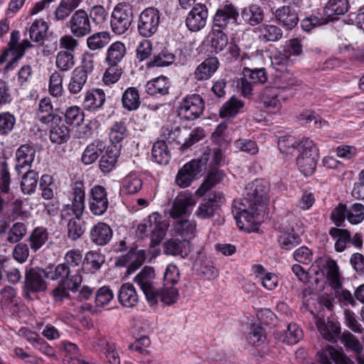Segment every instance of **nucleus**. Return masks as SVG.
Segmentation results:
<instances>
[{"mask_svg":"<svg viewBox=\"0 0 364 364\" xmlns=\"http://www.w3.org/2000/svg\"><path fill=\"white\" fill-rule=\"evenodd\" d=\"M269 184L262 179H256L249 183L242 192V198L235 200L232 212L237 225L240 229L251 225L255 218L265 213L268 200Z\"/></svg>","mask_w":364,"mask_h":364,"instance_id":"f257e3e1","label":"nucleus"},{"mask_svg":"<svg viewBox=\"0 0 364 364\" xmlns=\"http://www.w3.org/2000/svg\"><path fill=\"white\" fill-rule=\"evenodd\" d=\"M85 191L82 183L77 182L73 187L70 203L65 204L60 210V219L67 222L68 237L77 240L84 233L85 228L80 221L85 210Z\"/></svg>","mask_w":364,"mask_h":364,"instance_id":"f03ea898","label":"nucleus"},{"mask_svg":"<svg viewBox=\"0 0 364 364\" xmlns=\"http://www.w3.org/2000/svg\"><path fill=\"white\" fill-rule=\"evenodd\" d=\"M326 279L330 287L334 291V296L338 303L342 306H356V299L354 293L342 287L341 277L339 273L338 266L333 259L326 262Z\"/></svg>","mask_w":364,"mask_h":364,"instance_id":"7ed1b4c3","label":"nucleus"},{"mask_svg":"<svg viewBox=\"0 0 364 364\" xmlns=\"http://www.w3.org/2000/svg\"><path fill=\"white\" fill-rule=\"evenodd\" d=\"M167 228L168 224L162 220L161 215L154 213L138 225L136 232L141 237H149L151 245L155 246L163 240Z\"/></svg>","mask_w":364,"mask_h":364,"instance_id":"20e7f679","label":"nucleus"},{"mask_svg":"<svg viewBox=\"0 0 364 364\" xmlns=\"http://www.w3.org/2000/svg\"><path fill=\"white\" fill-rule=\"evenodd\" d=\"M300 154L296 159L299 169L304 175L310 176L316 170L319 159V149L309 138H303L299 143Z\"/></svg>","mask_w":364,"mask_h":364,"instance_id":"39448f33","label":"nucleus"},{"mask_svg":"<svg viewBox=\"0 0 364 364\" xmlns=\"http://www.w3.org/2000/svg\"><path fill=\"white\" fill-rule=\"evenodd\" d=\"M331 218L337 226H341L346 219L352 225H358L364 220V205L355 203L350 206L339 203L332 211Z\"/></svg>","mask_w":364,"mask_h":364,"instance_id":"423d86ee","label":"nucleus"},{"mask_svg":"<svg viewBox=\"0 0 364 364\" xmlns=\"http://www.w3.org/2000/svg\"><path fill=\"white\" fill-rule=\"evenodd\" d=\"M134 283L140 288L149 305L156 304L155 293L159 284L156 281L155 270L151 267H144L134 278Z\"/></svg>","mask_w":364,"mask_h":364,"instance_id":"0eeeda50","label":"nucleus"},{"mask_svg":"<svg viewBox=\"0 0 364 364\" xmlns=\"http://www.w3.org/2000/svg\"><path fill=\"white\" fill-rule=\"evenodd\" d=\"M238 17L237 8L231 3L225 2L217 9L213 20V28L215 31L232 30L238 24Z\"/></svg>","mask_w":364,"mask_h":364,"instance_id":"6e6552de","label":"nucleus"},{"mask_svg":"<svg viewBox=\"0 0 364 364\" xmlns=\"http://www.w3.org/2000/svg\"><path fill=\"white\" fill-rule=\"evenodd\" d=\"M48 273L42 268L31 267L26 270L23 292L26 297L31 293L44 291L47 289Z\"/></svg>","mask_w":364,"mask_h":364,"instance_id":"1a4fd4ad","label":"nucleus"},{"mask_svg":"<svg viewBox=\"0 0 364 364\" xmlns=\"http://www.w3.org/2000/svg\"><path fill=\"white\" fill-rule=\"evenodd\" d=\"M133 18V11L129 5L117 4L114 9L110 22L113 32L117 35L124 33L129 28Z\"/></svg>","mask_w":364,"mask_h":364,"instance_id":"9d476101","label":"nucleus"},{"mask_svg":"<svg viewBox=\"0 0 364 364\" xmlns=\"http://www.w3.org/2000/svg\"><path fill=\"white\" fill-rule=\"evenodd\" d=\"M204 109V102L198 94H192L184 97L178 108L179 117L186 120L198 118Z\"/></svg>","mask_w":364,"mask_h":364,"instance_id":"9b49d317","label":"nucleus"},{"mask_svg":"<svg viewBox=\"0 0 364 364\" xmlns=\"http://www.w3.org/2000/svg\"><path fill=\"white\" fill-rule=\"evenodd\" d=\"M160 22V13L154 7L144 9L138 20L139 33L145 38L152 36L158 30Z\"/></svg>","mask_w":364,"mask_h":364,"instance_id":"f8f14e48","label":"nucleus"},{"mask_svg":"<svg viewBox=\"0 0 364 364\" xmlns=\"http://www.w3.org/2000/svg\"><path fill=\"white\" fill-rule=\"evenodd\" d=\"M225 202V196L220 191H213L203 199L195 215L200 219L212 218L215 210Z\"/></svg>","mask_w":364,"mask_h":364,"instance_id":"ddd939ff","label":"nucleus"},{"mask_svg":"<svg viewBox=\"0 0 364 364\" xmlns=\"http://www.w3.org/2000/svg\"><path fill=\"white\" fill-rule=\"evenodd\" d=\"M65 25L73 36L78 38L87 36L91 31L89 16L83 9L75 11Z\"/></svg>","mask_w":364,"mask_h":364,"instance_id":"4468645a","label":"nucleus"},{"mask_svg":"<svg viewBox=\"0 0 364 364\" xmlns=\"http://www.w3.org/2000/svg\"><path fill=\"white\" fill-rule=\"evenodd\" d=\"M109 205L106 188L100 185L94 186L90 193L89 208L91 213L97 216L104 215Z\"/></svg>","mask_w":364,"mask_h":364,"instance_id":"2eb2a0df","label":"nucleus"},{"mask_svg":"<svg viewBox=\"0 0 364 364\" xmlns=\"http://www.w3.org/2000/svg\"><path fill=\"white\" fill-rule=\"evenodd\" d=\"M208 16L206 5L201 3L196 4L186 16V25L190 31H198L205 27Z\"/></svg>","mask_w":364,"mask_h":364,"instance_id":"dca6fc26","label":"nucleus"},{"mask_svg":"<svg viewBox=\"0 0 364 364\" xmlns=\"http://www.w3.org/2000/svg\"><path fill=\"white\" fill-rule=\"evenodd\" d=\"M196 200L193 194L188 191H181L174 199L170 210L172 218H178L189 213L196 205Z\"/></svg>","mask_w":364,"mask_h":364,"instance_id":"f3484780","label":"nucleus"},{"mask_svg":"<svg viewBox=\"0 0 364 364\" xmlns=\"http://www.w3.org/2000/svg\"><path fill=\"white\" fill-rule=\"evenodd\" d=\"M68 281H60L52 290V296L55 303L61 304L70 299V291L75 292L82 282V277H72Z\"/></svg>","mask_w":364,"mask_h":364,"instance_id":"a211bd4d","label":"nucleus"},{"mask_svg":"<svg viewBox=\"0 0 364 364\" xmlns=\"http://www.w3.org/2000/svg\"><path fill=\"white\" fill-rule=\"evenodd\" d=\"M315 323L321 336L328 341L336 343L341 333L339 323L328 318L315 317Z\"/></svg>","mask_w":364,"mask_h":364,"instance_id":"6ab92c4d","label":"nucleus"},{"mask_svg":"<svg viewBox=\"0 0 364 364\" xmlns=\"http://www.w3.org/2000/svg\"><path fill=\"white\" fill-rule=\"evenodd\" d=\"M201 171L200 161L193 160L186 164L178 172L176 183L181 188L191 185L193 180Z\"/></svg>","mask_w":364,"mask_h":364,"instance_id":"aec40b11","label":"nucleus"},{"mask_svg":"<svg viewBox=\"0 0 364 364\" xmlns=\"http://www.w3.org/2000/svg\"><path fill=\"white\" fill-rule=\"evenodd\" d=\"M164 253L167 255L186 258L192 250V245L188 240L171 238L164 243Z\"/></svg>","mask_w":364,"mask_h":364,"instance_id":"412c9836","label":"nucleus"},{"mask_svg":"<svg viewBox=\"0 0 364 364\" xmlns=\"http://www.w3.org/2000/svg\"><path fill=\"white\" fill-rule=\"evenodd\" d=\"M284 88L270 87L264 88L260 94V101L268 112L276 113L281 108L279 97Z\"/></svg>","mask_w":364,"mask_h":364,"instance_id":"4be33fe9","label":"nucleus"},{"mask_svg":"<svg viewBox=\"0 0 364 364\" xmlns=\"http://www.w3.org/2000/svg\"><path fill=\"white\" fill-rule=\"evenodd\" d=\"M318 355L322 364H332L331 360L335 364H355L342 349L338 350L331 346L323 349Z\"/></svg>","mask_w":364,"mask_h":364,"instance_id":"5701e85b","label":"nucleus"},{"mask_svg":"<svg viewBox=\"0 0 364 364\" xmlns=\"http://www.w3.org/2000/svg\"><path fill=\"white\" fill-rule=\"evenodd\" d=\"M146 256V251L144 250H132L120 258L119 262L127 267V274H130L144 263Z\"/></svg>","mask_w":364,"mask_h":364,"instance_id":"b1692460","label":"nucleus"},{"mask_svg":"<svg viewBox=\"0 0 364 364\" xmlns=\"http://www.w3.org/2000/svg\"><path fill=\"white\" fill-rule=\"evenodd\" d=\"M274 15L276 20L289 30L293 29L298 24V14L290 6H283L278 8Z\"/></svg>","mask_w":364,"mask_h":364,"instance_id":"393cba45","label":"nucleus"},{"mask_svg":"<svg viewBox=\"0 0 364 364\" xmlns=\"http://www.w3.org/2000/svg\"><path fill=\"white\" fill-rule=\"evenodd\" d=\"M36 149L33 146L23 144L16 151V171L20 173L21 169L31 167L34 161Z\"/></svg>","mask_w":364,"mask_h":364,"instance_id":"a878e982","label":"nucleus"},{"mask_svg":"<svg viewBox=\"0 0 364 364\" xmlns=\"http://www.w3.org/2000/svg\"><path fill=\"white\" fill-rule=\"evenodd\" d=\"M112 230L109 225L105 223H98L90 230V237L91 241L97 245H105L112 237Z\"/></svg>","mask_w":364,"mask_h":364,"instance_id":"bb28decb","label":"nucleus"},{"mask_svg":"<svg viewBox=\"0 0 364 364\" xmlns=\"http://www.w3.org/2000/svg\"><path fill=\"white\" fill-rule=\"evenodd\" d=\"M69 132L68 128L60 118H53L49 134L53 143L61 144L66 142L70 138Z\"/></svg>","mask_w":364,"mask_h":364,"instance_id":"cd10ccee","label":"nucleus"},{"mask_svg":"<svg viewBox=\"0 0 364 364\" xmlns=\"http://www.w3.org/2000/svg\"><path fill=\"white\" fill-rule=\"evenodd\" d=\"M119 302L124 307L133 308L139 302L135 287L130 283L123 284L118 291Z\"/></svg>","mask_w":364,"mask_h":364,"instance_id":"c85d7f7f","label":"nucleus"},{"mask_svg":"<svg viewBox=\"0 0 364 364\" xmlns=\"http://www.w3.org/2000/svg\"><path fill=\"white\" fill-rule=\"evenodd\" d=\"M219 66V61L216 57H210L205 59L198 65L195 72L194 77L197 80H206L211 77Z\"/></svg>","mask_w":364,"mask_h":364,"instance_id":"c756f323","label":"nucleus"},{"mask_svg":"<svg viewBox=\"0 0 364 364\" xmlns=\"http://www.w3.org/2000/svg\"><path fill=\"white\" fill-rule=\"evenodd\" d=\"M105 102V95L101 89H93L88 91L82 102L83 107L88 111H95L102 107Z\"/></svg>","mask_w":364,"mask_h":364,"instance_id":"7c9ffc66","label":"nucleus"},{"mask_svg":"<svg viewBox=\"0 0 364 364\" xmlns=\"http://www.w3.org/2000/svg\"><path fill=\"white\" fill-rule=\"evenodd\" d=\"M143 181L136 173H129L122 183L119 189L121 196H129L137 193L141 188Z\"/></svg>","mask_w":364,"mask_h":364,"instance_id":"2f4dec72","label":"nucleus"},{"mask_svg":"<svg viewBox=\"0 0 364 364\" xmlns=\"http://www.w3.org/2000/svg\"><path fill=\"white\" fill-rule=\"evenodd\" d=\"M224 176L225 173L223 171L218 168L212 169L208 173L203 183L196 191V194L199 196H203L207 191L220 183L224 178Z\"/></svg>","mask_w":364,"mask_h":364,"instance_id":"473e14b6","label":"nucleus"},{"mask_svg":"<svg viewBox=\"0 0 364 364\" xmlns=\"http://www.w3.org/2000/svg\"><path fill=\"white\" fill-rule=\"evenodd\" d=\"M259 38L264 41H277L282 38L283 32L281 28L270 23H262L257 28Z\"/></svg>","mask_w":364,"mask_h":364,"instance_id":"72a5a7b5","label":"nucleus"},{"mask_svg":"<svg viewBox=\"0 0 364 364\" xmlns=\"http://www.w3.org/2000/svg\"><path fill=\"white\" fill-rule=\"evenodd\" d=\"M156 297V304L159 301L166 305H171L176 302L179 293L176 288L173 285L165 284L162 288L159 287L158 290L154 294Z\"/></svg>","mask_w":364,"mask_h":364,"instance_id":"f704fd0d","label":"nucleus"},{"mask_svg":"<svg viewBox=\"0 0 364 364\" xmlns=\"http://www.w3.org/2000/svg\"><path fill=\"white\" fill-rule=\"evenodd\" d=\"M173 232L183 237V240H188L191 242L196 236V224L190 220H179L173 224Z\"/></svg>","mask_w":364,"mask_h":364,"instance_id":"c9c22d12","label":"nucleus"},{"mask_svg":"<svg viewBox=\"0 0 364 364\" xmlns=\"http://www.w3.org/2000/svg\"><path fill=\"white\" fill-rule=\"evenodd\" d=\"M82 0H61L54 11V18L58 21H64L79 6Z\"/></svg>","mask_w":364,"mask_h":364,"instance_id":"e433bc0d","label":"nucleus"},{"mask_svg":"<svg viewBox=\"0 0 364 364\" xmlns=\"http://www.w3.org/2000/svg\"><path fill=\"white\" fill-rule=\"evenodd\" d=\"M169 82L166 77H156L146 84V92L150 95H165L168 93Z\"/></svg>","mask_w":364,"mask_h":364,"instance_id":"4c0bfd02","label":"nucleus"},{"mask_svg":"<svg viewBox=\"0 0 364 364\" xmlns=\"http://www.w3.org/2000/svg\"><path fill=\"white\" fill-rule=\"evenodd\" d=\"M349 9L348 0H329L323 9L324 15L332 20L336 16L343 15Z\"/></svg>","mask_w":364,"mask_h":364,"instance_id":"58836bf2","label":"nucleus"},{"mask_svg":"<svg viewBox=\"0 0 364 364\" xmlns=\"http://www.w3.org/2000/svg\"><path fill=\"white\" fill-rule=\"evenodd\" d=\"M122 103L123 107L128 111L136 110L141 105L138 90L134 87L126 89L122 97Z\"/></svg>","mask_w":364,"mask_h":364,"instance_id":"ea45409f","label":"nucleus"},{"mask_svg":"<svg viewBox=\"0 0 364 364\" xmlns=\"http://www.w3.org/2000/svg\"><path fill=\"white\" fill-rule=\"evenodd\" d=\"M105 149L103 142L97 140L87 146L81 157L82 162L85 165L93 164Z\"/></svg>","mask_w":364,"mask_h":364,"instance_id":"a19ab883","label":"nucleus"},{"mask_svg":"<svg viewBox=\"0 0 364 364\" xmlns=\"http://www.w3.org/2000/svg\"><path fill=\"white\" fill-rule=\"evenodd\" d=\"M329 235L336 240L335 250L336 252H341L346 248V245L350 242V232L346 229L331 228L329 230Z\"/></svg>","mask_w":364,"mask_h":364,"instance_id":"79ce46f5","label":"nucleus"},{"mask_svg":"<svg viewBox=\"0 0 364 364\" xmlns=\"http://www.w3.org/2000/svg\"><path fill=\"white\" fill-rule=\"evenodd\" d=\"M48 29L47 23L42 20H36L30 26L29 29L25 32V36L28 34L31 41L38 43L42 41Z\"/></svg>","mask_w":364,"mask_h":364,"instance_id":"37998d69","label":"nucleus"},{"mask_svg":"<svg viewBox=\"0 0 364 364\" xmlns=\"http://www.w3.org/2000/svg\"><path fill=\"white\" fill-rule=\"evenodd\" d=\"M242 17L245 22L251 26H255L262 21L264 12L258 5L252 4L242 10Z\"/></svg>","mask_w":364,"mask_h":364,"instance_id":"c03bdc74","label":"nucleus"},{"mask_svg":"<svg viewBox=\"0 0 364 364\" xmlns=\"http://www.w3.org/2000/svg\"><path fill=\"white\" fill-rule=\"evenodd\" d=\"M48 233L43 227L36 228L28 237L29 245L32 251L36 252L46 243Z\"/></svg>","mask_w":364,"mask_h":364,"instance_id":"a18cd8bd","label":"nucleus"},{"mask_svg":"<svg viewBox=\"0 0 364 364\" xmlns=\"http://www.w3.org/2000/svg\"><path fill=\"white\" fill-rule=\"evenodd\" d=\"M75 276L82 277L79 269H73L70 266H68L63 262L55 267L50 279L53 280L68 281L70 278L73 279L72 277Z\"/></svg>","mask_w":364,"mask_h":364,"instance_id":"49530a36","label":"nucleus"},{"mask_svg":"<svg viewBox=\"0 0 364 364\" xmlns=\"http://www.w3.org/2000/svg\"><path fill=\"white\" fill-rule=\"evenodd\" d=\"M126 53V48L121 42L112 43L107 52L106 61L109 65H117L124 58Z\"/></svg>","mask_w":364,"mask_h":364,"instance_id":"de8ad7c7","label":"nucleus"},{"mask_svg":"<svg viewBox=\"0 0 364 364\" xmlns=\"http://www.w3.org/2000/svg\"><path fill=\"white\" fill-rule=\"evenodd\" d=\"M87 79V77L73 70L67 86L70 94L73 95H78L86 85Z\"/></svg>","mask_w":364,"mask_h":364,"instance_id":"09e8293b","label":"nucleus"},{"mask_svg":"<svg viewBox=\"0 0 364 364\" xmlns=\"http://www.w3.org/2000/svg\"><path fill=\"white\" fill-rule=\"evenodd\" d=\"M151 154L154 160L159 164L166 165L170 160V154L164 141H157L154 144Z\"/></svg>","mask_w":364,"mask_h":364,"instance_id":"8fccbe9b","label":"nucleus"},{"mask_svg":"<svg viewBox=\"0 0 364 364\" xmlns=\"http://www.w3.org/2000/svg\"><path fill=\"white\" fill-rule=\"evenodd\" d=\"M290 53L287 50L282 52L277 51L271 57L272 68L277 71L284 72L287 68L293 64L290 58Z\"/></svg>","mask_w":364,"mask_h":364,"instance_id":"3c124183","label":"nucleus"},{"mask_svg":"<svg viewBox=\"0 0 364 364\" xmlns=\"http://www.w3.org/2000/svg\"><path fill=\"white\" fill-rule=\"evenodd\" d=\"M243 107L244 102L238 98L232 96L222 106L220 109V115L221 117L235 116Z\"/></svg>","mask_w":364,"mask_h":364,"instance_id":"603ef678","label":"nucleus"},{"mask_svg":"<svg viewBox=\"0 0 364 364\" xmlns=\"http://www.w3.org/2000/svg\"><path fill=\"white\" fill-rule=\"evenodd\" d=\"M27 233V226L23 223H15L9 228L6 241L11 244L20 242Z\"/></svg>","mask_w":364,"mask_h":364,"instance_id":"864d4df0","label":"nucleus"},{"mask_svg":"<svg viewBox=\"0 0 364 364\" xmlns=\"http://www.w3.org/2000/svg\"><path fill=\"white\" fill-rule=\"evenodd\" d=\"M38 183V173L36 171H28L22 177L21 189L24 194L34 193Z\"/></svg>","mask_w":364,"mask_h":364,"instance_id":"5fc2aeb1","label":"nucleus"},{"mask_svg":"<svg viewBox=\"0 0 364 364\" xmlns=\"http://www.w3.org/2000/svg\"><path fill=\"white\" fill-rule=\"evenodd\" d=\"M128 135V129L125 122L122 121L114 122L110 127L109 139L112 144H119Z\"/></svg>","mask_w":364,"mask_h":364,"instance_id":"6e6d98bb","label":"nucleus"},{"mask_svg":"<svg viewBox=\"0 0 364 364\" xmlns=\"http://www.w3.org/2000/svg\"><path fill=\"white\" fill-rule=\"evenodd\" d=\"M117 157V150L107 149L100 159L99 163L100 170L105 173H109L114 168Z\"/></svg>","mask_w":364,"mask_h":364,"instance_id":"4d7b16f0","label":"nucleus"},{"mask_svg":"<svg viewBox=\"0 0 364 364\" xmlns=\"http://www.w3.org/2000/svg\"><path fill=\"white\" fill-rule=\"evenodd\" d=\"M340 340L347 350H350L355 355H358L363 350L362 343L349 331H344L341 336Z\"/></svg>","mask_w":364,"mask_h":364,"instance_id":"13d9d810","label":"nucleus"},{"mask_svg":"<svg viewBox=\"0 0 364 364\" xmlns=\"http://www.w3.org/2000/svg\"><path fill=\"white\" fill-rule=\"evenodd\" d=\"M110 40L107 32H98L88 37L87 44L90 50H96L107 46Z\"/></svg>","mask_w":364,"mask_h":364,"instance_id":"bf43d9fd","label":"nucleus"},{"mask_svg":"<svg viewBox=\"0 0 364 364\" xmlns=\"http://www.w3.org/2000/svg\"><path fill=\"white\" fill-rule=\"evenodd\" d=\"M74 65V55L70 52L61 50L58 53L55 57V65L60 71H68Z\"/></svg>","mask_w":364,"mask_h":364,"instance_id":"052dcab7","label":"nucleus"},{"mask_svg":"<svg viewBox=\"0 0 364 364\" xmlns=\"http://www.w3.org/2000/svg\"><path fill=\"white\" fill-rule=\"evenodd\" d=\"M39 186L41 190V196L44 199L50 200L53 198L55 184L51 176L48 174L43 175L40 180Z\"/></svg>","mask_w":364,"mask_h":364,"instance_id":"680f3d73","label":"nucleus"},{"mask_svg":"<svg viewBox=\"0 0 364 364\" xmlns=\"http://www.w3.org/2000/svg\"><path fill=\"white\" fill-rule=\"evenodd\" d=\"M63 75L58 71H55L50 76L49 92L54 97L62 96L64 90L63 86Z\"/></svg>","mask_w":364,"mask_h":364,"instance_id":"e2e57ef3","label":"nucleus"},{"mask_svg":"<svg viewBox=\"0 0 364 364\" xmlns=\"http://www.w3.org/2000/svg\"><path fill=\"white\" fill-rule=\"evenodd\" d=\"M216 30L212 27L211 46L215 53H219L227 46L228 38L224 30Z\"/></svg>","mask_w":364,"mask_h":364,"instance_id":"0e129e2a","label":"nucleus"},{"mask_svg":"<svg viewBox=\"0 0 364 364\" xmlns=\"http://www.w3.org/2000/svg\"><path fill=\"white\" fill-rule=\"evenodd\" d=\"M65 119L67 124L79 126L84 120V113L79 107L72 106L66 109Z\"/></svg>","mask_w":364,"mask_h":364,"instance_id":"69168bd1","label":"nucleus"},{"mask_svg":"<svg viewBox=\"0 0 364 364\" xmlns=\"http://www.w3.org/2000/svg\"><path fill=\"white\" fill-rule=\"evenodd\" d=\"M242 73L243 76L253 84L264 83L267 80V74L264 68L252 70L248 68H245Z\"/></svg>","mask_w":364,"mask_h":364,"instance_id":"338daca9","label":"nucleus"},{"mask_svg":"<svg viewBox=\"0 0 364 364\" xmlns=\"http://www.w3.org/2000/svg\"><path fill=\"white\" fill-rule=\"evenodd\" d=\"M175 60V55L167 50H161L150 61L149 65L164 67L172 64Z\"/></svg>","mask_w":364,"mask_h":364,"instance_id":"774afa93","label":"nucleus"}]
</instances>
